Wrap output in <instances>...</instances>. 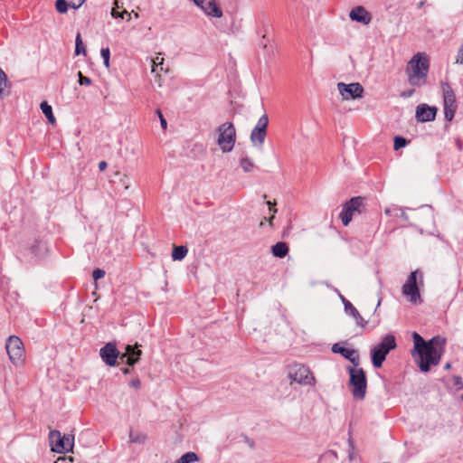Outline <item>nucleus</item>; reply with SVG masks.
<instances>
[{
  "label": "nucleus",
  "mask_w": 463,
  "mask_h": 463,
  "mask_svg": "<svg viewBox=\"0 0 463 463\" xmlns=\"http://www.w3.org/2000/svg\"><path fill=\"white\" fill-rule=\"evenodd\" d=\"M40 107H41V109H42L43 113L48 118L49 122L51 124H54L55 123V118H54L53 113H52V106L49 105L46 101H43L41 103Z\"/></svg>",
  "instance_id": "obj_23"
},
{
  "label": "nucleus",
  "mask_w": 463,
  "mask_h": 463,
  "mask_svg": "<svg viewBox=\"0 0 463 463\" xmlns=\"http://www.w3.org/2000/svg\"><path fill=\"white\" fill-rule=\"evenodd\" d=\"M407 145V140L402 137H394V149L398 150L402 147H404Z\"/></svg>",
  "instance_id": "obj_32"
},
{
  "label": "nucleus",
  "mask_w": 463,
  "mask_h": 463,
  "mask_svg": "<svg viewBox=\"0 0 463 463\" xmlns=\"http://www.w3.org/2000/svg\"><path fill=\"white\" fill-rule=\"evenodd\" d=\"M105 271L101 269H96L93 270L92 272V277L94 279V280H98L99 279H102L105 277Z\"/></svg>",
  "instance_id": "obj_36"
},
{
  "label": "nucleus",
  "mask_w": 463,
  "mask_h": 463,
  "mask_svg": "<svg viewBox=\"0 0 463 463\" xmlns=\"http://www.w3.org/2000/svg\"><path fill=\"white\" fill-rule=\"evenodd\" d=\"M146 436L144 433H134L132 430L129 432V440L132 443H144Z\"/></svg>",
  "instance_id": "obj_26"
},
{
  "label": "nucleus",
  "mask_w": 463,
  "mask_h": 463,
  "mask_svg": "<svg viewBox=\"0 0 463 463\" xmlns=\"http://www.w3.org/2000/svg\"><path fill=\"white\" fill-rule=\"evenodd\" d=\"M349 17L352 21L361 23L367 25L372 21L371 14L362 5L353 8L349 13Z\"/></svg>",
  "instance_id": "obj_17"
},
{
  "label": "nucleus",
  "mask_w": 463,
  "mask_h": 463,
  "mask_svg": "<svg viewBox=\"0 0 463 463\" xmlns=\"http://www.w3.org/2000/svg\"><path fill=\"white\" fill-rule=\"evenodd\" d=\"M217 144L223 153L232 150L236 141V129L232 122L222 124L218 129Z\"/></svg>",
  "instance_id": "obj_7"
},
{
  "label": "nucleus",
  "mask_w": 463,
  "mask_h": 463,
  "mask_svg": "<svg viewBox=\"0 0 463 463\" xmlns=\"http://www.w3.org/2000/svg\"><path fill=\"white\" fill-rule=\"evenodd\" d=\"M453 382L458 390L463 389V381L460 376H453Z\"/></svg>",
  "instance_id": "obj_39"
},
{
  "label": "nucleus",
  "mask_w": 463,
  "mask_h": 463,
  "mask_svg": "<svg viewBox=\"0 0 463 463\" xmlns=\"http://www.w3.org/2000/svg\"><path fill=\"white\" fill-rule=\"evenodd\" d=\"M199 460V458L194 452H186L175 463H193Z\"/></svg>",
  "instance_id": "obj_24"
},
{
  "label": "nucleus",
  "mask_w": 463,
  "mask_h": 463,
  "mask_svg": "<svg viewBox=\"0 0 463 463\" xmlns=\"http://www.w3.org/2000/svg\"><path fill=\"white\" fill-rule=\"evenodd\" d=\"M163 60L164 59L161 58V61H159V57H156V60H153V68H152L153 72L156 71V67H159V66H160V70L163 71V67H162Z\"/></svg>",
  "instance_id": "obj_40"
},
{
  "label": "nucleus",
  "mask_w": 463,
  "mask_h": 463,
  "mask_svg": "<svg viewBox=\"0 0 463 463\" xmlns=\"http://www.w3.org/2000/svg\"><path fill=\"white\" fill-rule=\"evenodd\" d=\"M107 166H108V164H107V162H106V161H100V162L99 163V169L100 171H104V170L107 168Z\"/></svg>",
  "instance_id": "obj_45"
},
{
  "label": "nucleus",
  "mask_w": 463,
  "mask_h": 463,
  "mask_svg": "<svg viewBox=\"0 0 463 463\" xmlns=\"http://www.w3.org/2000/svg\"><path fill=\"white\" fill-rule=\"evenodd\" d=\"M288 247L286 242H277L271 247V252L273 256L277 258H284L288 253Z\"/></svg>",
  "instance_id": "obj_20"
},
{
  "label": "nucleus",
  "mask_w": 463,
  "mask_h": 463,
  "mask_svg": "<svg viewBox=\"0 0 463 463\" xmlns=\"http://www.w3.org/2000/svg\"><path fill=\"white\" fill-rule=\"evenodd\" d=\"M269 125V118L266 114L262 115L259 120L257 125L254 128H260L261 130H266Z\"/></svg>",
  "instance_id": "obj_30"
},
{
  "label": "nucleus",
  "mask_w": 463,
  "mask_h": 463,
  "mask_svg": "<svg viewBox=\"0 0 463 463\" xmlns=\"http://www.w3.org/2000/svg\"><path fill=\"white\" fill-rule=\"evenodd\" d=\"M430 59L425 52H418L408 62L406 74L409 83L413 87H421L427 81Z\"/></svg>",
  "instance_id": "obj_3"
},
{
  "label": "nucleus",
  "mask_w": 463,
  "mask_h": 463,
  "mask_svg": "<svg viewBox=\"0 0 463 463\" xmlns=\"http://www.w3.org/2000/svg\"><path fill=\"white\" fill-rule=\"evenodd\" d=\"M115 175L118 177L119 182L123 185L125 190L129 188L130 180L127 175L121 174L120 172H116Z\"/></svg>",
  "instance_id": "obj_29"
},
{
  "label": "nucleus",
  "mask_w": 463,
  "mask_h": 463,
  "mask_svg": "<svg viewBox=\"0 0 463 463\" xmlns=\"http://www.w3.org/2000/svg\"><path fill=\"white\" fill-rule=\"evenodd\" d=\"M49 439L52 449L57 453H65L73 448L74 437L71 435L61 436L59 430H51Z\"/></svg>",
  "instance_id": "obj_12"
},
{
  "label": "nucleus",
  "mask_w": 463,
  "mask_h": 463,
  "mask_svg": "<svg viewBox=\"0 0 463 463\" xmlns=\"http://www.w3.org/2000/svg\"><path fill=\"white\" fill-rule=\"evenodd\" d=\"M413 93H414V90H410L402 92V97L409 98V97L412 96Z\"/></svg>",
  "instance_id": "obj_44"
},
{
  "label": "nucleus",
  "mask_w": 463,
  "mask_h": 463,
  "mask_svg": "<svg viewBox=\"0 0 463 463\" xmlns=\"http://www.w3.org/2000/svg\"><path fill=\"white\" fill-rule=\"evenodd\" d=\"M450 364L449 363H447L444 366L445 370H449L450 368Z\"/></svg>",
  "instance_id": "obj_47"
},
{
  "label": "nucleus",
  "mask_w": 463,
  "mask_h": 463,
  "mask_svg": "<svg viewBox=\"0 0 463 463\" xmlns=\"http://www.w3.org/2000/svg\"><path fill=\"white\" fill-rule=\"evenodd\" d=\"M400 212H401V215H402V217L406 218V214H405V213H404L403 211H402V210H401Z\"/></svg>",
  "instance_id": "obj_48"
},
{
  "label": "nucleus",
  "mask_w": 463,
  "mask_h": 463,
  "mask_svg": "<svg viewBox=\"0 0 463 463\" xmlns=\"http://www.w3.org/2000/svg\"><path fill=\"white\" fill-rule=\"evenodd\" d=\"M349 373V385L352 388L351 392L355 399L363 400L366 394L367 378L365 372L363 368L358 366H347Z\"/></svg>",
  "instance_id": "obj_4"
},
{
  "label": "nucleus",
  "mask_w": 463,
  "mask_h": 463,
  "mask_svg": "<svg viewBox=\"0 0 463 463\" xmlns=\"http://www.w3.org/2000/svg\"><path fill=\"white\" fill-rule=\"evenodd\" d=\"M288 378L292 383L295 382L300 385L314 386L316 384V378L309 368L301 364H295L288 368Z\"/></svg>",
  "instance_id": "obj_10"
},
{
  "label": "nucleus",
  "mask_w": 463,
  "mask_h": 463,
  "mask_svg": "<svg viewBox=\"0 0 463 463\" xmlns=\"http://www.w3.org/2000/svg\"><path fill=\"white\" fill-rule=\"evenodd\" d=\"M240 164L245 173L251 172L254 168V163L249 157H242Z\"/></svg>",
  "instance_id": "obj_25"
},
{
  "label": "nucleus",
  "mask_w": 463,
  "mask_h": 463,
  "mask_svg": "<svg viewBox=\"0 0 463 463\" xmlns=\"http://www.w3.org/2000/svg\"><path fill=\"white\" fill-rule=\"evenodd\" d=\"M267 203H268V204H269V211H272V212H273V215L269 219V224H271V223H272V220H273V218H274V213H277V210H276V209H272V207H271V203H270V202H267Z\"/></svg>",
  "instance_id": "obj_43"
},
{
  "label": "nucleus",
  "mask_w": 463,
  "mask_h": 463,
  "mask_svg": "<svg viewBox=\"0 0 463 463\" xmlns=\"http://www.w3.org/2000/svg\"><path fill=\"white\" fill-rule=\"evenodd\" d=\"M156 114L158 116V118L160 119V125H161L162 128L166 129L167 122H166V119L165 118V117L163 116L162 111L160 109H156Z\"/></svg>",
  "instance_id": "obj_35"
},
{
  "label": "nucleus",
  "mask_w": 463,
  "mask_h": 463,
  "mask_svg": "<svg viewBox=\"0 0 463 463\" xmlns=\"http://www.w3.org/2000/svg\"><path fill=\"white\" fill-rule=\"evenodd\" d=\"M418 279H420V284H422L423 273L420 269H416L409 275L402 288V294L409 297L411 303L421 302Z\"/></svg>",
  "instance_id": "obj_9"
},
{
  "label": "nucleus",
  "mask_w": 463,
  "mask_h": 463,
  "mask_svg": "<svg viewBox=\"0 0 463 463\" xmlns=\"http://www.w3.org/2000/svg\"><path fill=\"white\" fill-rule=\"evenodd\" d=\"M68 6H70L68 0H56L55 2L56 10L60 14H65L68 11Z\"/></svg>",
  "instance_id": "obj_28"
},
{
  "label": "nucleus",
  "mask_w": 463,
  "mask_h": 463,
  "mask_svg": "<svg viewBox=\"0 0 463 463\" xmlns=\"http://www.w3.org/2000/svg\"><path fill=\"white\" fill-rule=\"evenodd\" d=\"M414 342V353L412 356L415 359L420 370L427 373L431 366L438 365L441 356L445 352L446 339L440 335H436L429 341H425L418 333L412 334Z\"/></svg>",
  "instance_id": "obj_1"
},
{
  "label": "nucleus",
  "mask_w": 463,
  "mask_h": 463,
  "mask_svg": "<svg viewBox=\"0 0 463 463\" xmlns=\"http://www.w3.org/2000/svg\"><path fill=\"white\" fill-rule=\"evenodd\" d=\"M188 249L186 246H175L172 251V259L174 260H182L187 255Z\"/></svg>",
  "instance_id": "obj_22"
},
{
  "label": "nucleus",
  "mask_w": 463,
  "mask_h": 463,
  "mask_svg": "<svg viewBox=\"0 0 463 463\" xmlns=\"http://www.w3.org/2000/svg\"><path fill=\"white\" fill-rule=\"evenodd\" d=\"M9 81L5 72L0 68V97H6L9 95Z\"/></svg>",
  "instance_id": "obj_21"
},
{
  "label": "nucleus",
  "mask_w": 463,
  "mask_h": 463,
  "mask_svg": "<svg viewBox=\"0 0 463 463\" xmlns=\"http://www.w3.org/2000/svg\"><path fill=\"white\" fill-rule=\"evenodd\" d=\"M364 211V204L363 203V198L360 196L353 197L344 204L339 217L343 224L347 226L355 213L361 214Z\"/></svg>",
  "instance_id": "obj_13"
},
{
  "label": "nucleus",
  "mask_w": 463,
  "mask_h": 463,
  "mask_svg": "<svg viewBox=\"0 0 463 463\" xmlns=\"http://www.w3.org/2000/svg\"><path fill=\"white\" fill-rule=\"evenodd\" d=\"M438 109L427 104H420L416 108V118L419 122L433 121L436 118Z\"/></svg>",
  "instance_id": "obj_15"
},
{
  "label": "nucleus",
  "mask_w": 463,
  "mask_h": 463,
  "mask_svg": "<svg viewBox=\"0 0 463 463\" xmlns=\"http://www.w3.org/2000/svg\"><path fill=\"white\" fill-rule=\"evenodd\" d=\"M440 88L443 98L444 117L447 121H452L458 109L456 94L448 82H441Z\"/></svg>",
  "instance_id": "obj_8"
},
{
  "label": "nucleus",
  "mask_w": 463,
  "mask_h": 463,
  "mask_svg": "<svg viewBox=\"0 0 463 463\" xmlns=\"http://www.w3.org/2000/svg\"><path fill=\"white\" fill-rule=\"evenodd\" d=\"M396 347V340L393 335H384L382 341L371 350L373 365L380 368L385 361L387 354Z\"/></svg>",
  "instance_id": "obj_5"
},
{
  "label": "nucleus",
  "mask_w": 463,
  "mask_h": 463,
  "mask_svg": "<svg viewBox=\"0 0 463 463\" xmlns=\"http://www.w3.org/2000/svg\"><path fill=\"white\" fill-rule=\"evenodd\" d=\"M47 252L46 242L43 240H34L23 246L19 253L24 261L33 262L44 258Z\"/></svg>",
  "instance_id": "obj_6"
},
{
  "label": "nucleus",
  "mask_w": 463,
  "mask_h": 463,
  "mask_svg": "<svg viewBox=\"0 0 463 463\" xmlns=\"http://www.w3.org/2000/svg\"><path fill=\"white\" fill-rule=\"evenodd\" d=\"M345 310V312L349 313L356 321V324L362 327H364L367 324V321H365L358 310L352 305L350 301H348L346 298H345L343 296L341 297Z\"/></svg>",
  "instance_id": "obj_18"
},
{
  "label": "nucleus",
  "mask_w": 463,
  "mask_h": 463,
  "mask_svg": "<svg viewBox=\"0 0 463 463\" xmlns=\"http://www.w3.org/2000/svg\"><path fill=\"white\" fill-rule=\"evenodd\" d=\"M267 136L266 130L254 128L250 133V142L254 146L261 147Z\"/></svg>",
  "instance_id": "obj_19"
},
{
  "label": "nucleus",
  "mask_w": 463,
  "mask_h": 463,
  "mask_svg": "<svg viewBox=\"0 0 463 463\" xmlns=\"http://www.w3.org/2000/svg\"><path fill=\"white\" fill-rule=\"evenodd\" d=\"M455 63L463 64V43L461 44V46L459 47V49L458 51Z\"/></svg>",
  "instance_id": "obj_38"
},
{
  "label": "nucleus",
  "mask_w": 463,
  "mask_h": 463,
  "mask_svg": "<svg viewBox=\"0 0 463 463\" xmlns=\"http://www.w3.org/2000/svg\"><path fill=\"white\" fill-rule=\"evenodd\" d=\"M401 211V209L397 208V207H394V208H386L384 210V213L387 215V216H392L393 213H395V215H397V213Z\"/></svg>",
  "instance_id": "obj_41"
},
{
  "label": "nucleus",
  "mask_w": 463,
  "mask_h": 463,
  "mask_svg": "<svg viewBox=\"0 0 463 463\" xmlns=\"http://www.w3.org/2000/svg\"><path fill=\"white\" fill-rule=\"evenodd\" d=\"M99 354L103 362L109 366L116 365L117 359L118 357L122 363L128 364V366H133L139 361L142 351L138 349L137 345H128L125 348V353L119 355V351L117 349L116 344L107 343L100 349Z\"/></svg>",
  "instance_id": "obj_2"
},
{
  "label": "nucleus",
  "mask_w": 463,
  "mask_h": 463,
  "mask_svg": "<svg viewBox=\"0 0 463 463\" xmlns=\"http://www.w3.org/2000/svg\"><path fill=\"white\" fill-rule=\"evenodd\" d=\"M121 371L124 374H128L131 372L129 368H122Z\"/></svg>",
  "instance_id": "obj_46"
},
{
  "label": "nucleus",
  "mask_w": 463,
  "mask_h": 463,
  "mask_svg": "<svg viewBox=\"0 0 463 463\" xmlns=\"http://www.w3.org/2000/svg\"><path fill=\"white\" fill-rule=\"evenodd\" d=\"M78 76H79L80 85H90L91 84V82H92L91 79L89 77L83 76V74L80 71L78 72Z\"/></svg>",
  "instance_id": "obj_34"
},
{
  "label": "nucleus",
  "mask_w": 463,
  "mask_h": 463,
  "mask_svg": "<svg viewBox=\"0 0 463 463\" xmlns=\"http://www.w3.org/2000/svg\"><path fill=\"white\" fill-rule=\"evenodd\" d=\"M111 15L114 18L130 19V14L128 11L118 12L116 9H112Z\"/></svg>",
  "instance_id": "obj_33"
},
{
  "label": "nucleus",
  "mask_w": 463,
  "mask_h": 463,
  "mask_svg": "<svg viewBox=\"0 0 463 463\" xmlns=\"http://www.w3.org/2000/svg\"><path fill=\"white\" fill-rule=\"evenodd\" d=\"M75 43H76L75 54L76 55H80L81 53L86 54V50L83 46V43H82L81 36H80V33H77V35H76Z\"/></svg>",
  "instance_id": "obj_27"
},
{
  "label": "nucleus",
  "mask_w": 463,
  "mask_h": 463,
  "mask_svg": "<svg viewBox=\"0 0 463 463\" xmlns=\"http://www.w3.org/2000/svg\"><path fill=\"white\" fill-rule=\"evenodd\" d=\"M249 445H250V447H253V446H254V442H253V441H250V442H249Z\"/></svg>",
  "instance_id": "obj_51"
},
{
  "label": "nucleus",
  "mask_w": 463,
  "mask_h": 463,
  "mask_svg": "<svg viewBox=\"0 0 463 463\" xmlns=\"http://www.w3.org/2000/svg\"><path fill=\"white\" fill-rule=\"evenodd\" d=\"M129 384L134 388H139L141 385V382L139 379H134L129 383Z\"/></svg>",
  "instance_id": "obj_42"
},
{
  "label": "nucleus",
  "mask_w": 463,
  "mask_h": 463,
  "mask_svg": "<svg viewBox=\"0 0 463 463\" xmlns=\"http://www.w3.org/2000/svg\"><path fill=\"white\" fill-rule=\"evenodd\" d=\"M332 351L335 354H340L345 359L349 360L354 366H358L360 364V357L357 350L349 349L344 346H341L339 344H335L332 346Z\"/></svg>",
  "instance_id": "obj_16"
},
{
  "label": "nucleus",
  "mask_w": 463,
  "mask_h": 463,
  "mask_svg": "<svg viewBox=\"0 0 463 463\" xmlns=\"http://www.w3.org/2000/svg\"><path fill=\"white\" fill-rule=\"evenodd\" d=\"M5 349L9 359L15 366L23 364L24 360V348L22 340L18 336H9L5 344Z\"/></svg>",
  "instance_id": "obj_11"
},
{
  "label": "nucleus",
  "mask_w": 463,
  "mask_h": 463,
  "mask_svg": "<svg viewBox=\"0 0 463 463\" xmlns=\"http://www.w3.org/2000/svg\"><path fill=\"white\" fill-rule=\"evenodd\" d=\"M70 6L73 9L80 8L85 2V0H68Z\"/></svg>",
  "instance_id": "obj_37"
},
{
  "label": "nucleus",
  "mask_w": 463,
  "mask_h": 463,
  "mask_svg": "<svg viewBox=\"0 0 463 463\" xmlns=\"http://www.w3.org/2000/svg\"><path fill=\"white\" fill-rule=\"evenodd\" d=\"M337 90L343 97V99L346 100L362 98L364 94V88L358 82L350 84L339 82L337 84Z\"/></svg>",
  "instance_id": "obj_14"
},
{
  "label": "nucleus",
  "mask_w": 463,
  "mask_h": 463,
  "mask_svg": "<svg viewBox=\"0 0 463 463\" xmlns=\"http://www.w3.org/2000/svg\"><path fill=\"white\" fill-rule=\"evenodd\" d=\"M458 147L461 149V143L459 141L458 142Z\"/></svg>",
  "instance_id": "obj_50"
},
{
  "label": "nucleus",
  "mask_w": 463,
  "mask_h": 463,
  "mask_svg": "<svg viewBox=\"0 0 463 463\" xmlns=\"http://www.w3.org/2000/svg\"><path fill=\"white\" fill-rule=\"evenodd\" d=\"M100 55L103 59V63L107 69L109 68V58H110V51L107 48H102L100 51Z\"/></svg>",
  "instance_id": "obj_31"
},
{
  "label": "nucleus",
  "mask_w": 463,
  "mask_h": 463,
  "mask_svg": "<svg viewBox=\"0 0 463 463\" xmlns=\"http://www.w3.org/2000/svg\"><path fill=\"white\" fill-rule=\"evenodd\" d=\"M60 460H61V461H65V460H66V458H58L57 462H58V461H60Z\"/></svg>",
  "instance_id": "obj_49"
}]
</instances>
